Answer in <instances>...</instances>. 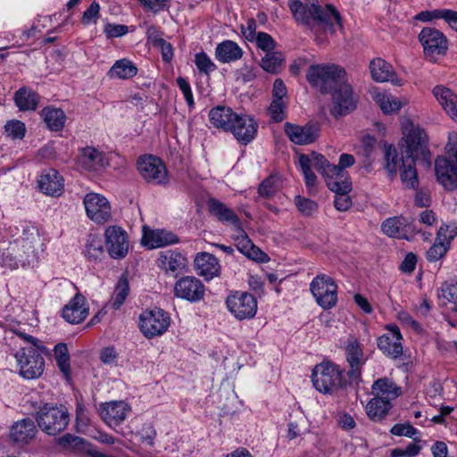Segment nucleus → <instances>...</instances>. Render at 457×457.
I'll return each instance as SVG.
<instances>
[{
    "instance_id": "1",
    "label": "nucleus",
    "mask_w": 457,
    "mask_h": 457,
    "mask_svg": "<svg viewBox=\"0 0 457 457\" xmlns=\"http://www.w3.org/2000/svg\"><path fill=\"white\" fill-rule=\"evenodd\" d=\"M288 7L295 21L312 31L322 28L334 32V25L343 28L339 12L330 4L323 8L314 3L303 4L300 0H288Z\"/></svg>"
},
{
    "instance_id": "2",
    "label": "nucleus",
    "mask_w": 457,
    "mask_h": 457,
    "mask_svg": "<svg viewBox=\"0 0 457 457\" xmlns=\"http://www.w3.org/2000/svg\"><path fill=\"white\" fill-rule=\"evenodd\" d=\"M385 162V167L391 179L396 175L397 170L399 169L403 184L408 188L414 189L418 187L419 179L414 156L402 154L401 164L399 165L396 149L389 145L386 147Z\"/></svg>"
},
{
    "instance_id": "3",
    "label": "nucleus",
    "mask_w": 457,
    "mask_h": 457,
    "mask_svg": "<svg viewBox=\"0 0 457 457\" xmlns=\"http://www.w3.org/2000/svg\"><path fill=\"white\" fill-rule=\"evenodd\" d=\"M39 428L49 436H56L62 432L70 421V414L63 405L45 403L36 414Z\"/></svg>"
},
{
    "instance_id": "4",
    "label": "nucleus",
    "mask_w": 457,
    "mask_h": 457,
    "mask_svg": "<svg viewBox=\"0 0 457 457\" xmlns=\"http://www.w3.org/2000/svg\"><path fill=\"white\" fill-rule=\"evenodd\" d=\"M345 77V71L335 64L312 65L306 74L308 82L322 94L331 92Z\"/></svg>"
},
{
    "instance_id": "5",
    "label": "nucleus",
    "mask_w": 457,
    "mask_h": 457,
    "mask_svg": "<svg viewBox=\"0 0 457 457\" xmlns=\"http://www.w3.org/2000/svg\"><path fill=\"white\" fill-rule=\"evenodd\" d=\"M40 244L37 228L32 225L23 226L22 234L9 244V253H16L21 266L29 265L36 259V246Z\"/></svg>"
},
{
    "instance_id": "6",
    "label": "nucleus",
    "mask_w": 457,
    "mask_h": 457,
    "mask_svg": "<svg viewBox=\"0 0 457 457\" xmlns=\"http://www.w3.org/2000/svg\"><path fill=\"white\" fill-rule=\"evenodd\" d=\"M342 370L332 362L324 361L316 365L312 379L314 387L323 394H333L344 386Z\"/></svg>"
},
{
    "instance_id": "7",
    "label": "nucleus",
    "mask_w": 457,
    "mask_h": 457,
    "mask_svg": "<svg viewBox=\"0 0 457 457\" xmlns=\"http://www.w3.org/2000/svg\"><path fill=\"white\" fill-rule=\"evenodd\" d=\"M19 374L26 379L40 377L44 371L45 360L37 347H21L14 354Z\"/></svg>"
},
{
    "instance_id": "8",
    "label": "nucleus",
    "mask_w": 457,
    "mask_h": 457,
    "mask_svg": "<svg viewBox=\"0 0 457 457\" xmlns=\"http://www.w3.org/2000/svg\"><path fill=\"white\" fill-rule=\"evenodd\" d=\"M310 291L316 303L324 310L336 306L337 302V285L333 278L326 274H318L310 284Z\"/></svg>"
},
{
    "instance_id": "9",
    "label": "nucleus",
    "mask_w": 457,
    "mask_h": 457,
    "mask_svg": "<svg viewBox=\"0 0 457 457\" xmlns=\"http://www.w3.org/2000/svg\"><path fill=\"white\" fill-rule=\"evenodd\" d=\"M170 325V317L160 308L144 311L139 316V328L147 338L164 334Z\"/></svg>"
},
{
    "instance_id": "10",
    "label": "nucleus",
    "mask_w": 457,
    "mask_h": 457,
    "mask_svg": "<svg viewBox=\"0 0 457 457\" xmlns=\"http://www.w3.org/2000/svg\"><path fill=\"white\" fill-rule=\"evenodd\" d=\"M226 304L230 313L238 320H249L257 312V301L249 293L236 292L227 297Z\"/></svg>"
},
{
    "instance_id": "11",
    "label": "nucleus",
    "mask_w": 457,
    "mask_h": 457,
    "mask_svg": "<svg viewBox=\"0 0 457 457\" xmlns=\"http://www.w3.org/2000/svg\"><path fill=\"white\" fill-rule=\"evenodd\" d=\"M419 40L428 58L433 59L436 56L446 54L448 40L439 29L430 27L423 28L419 34Z\"/></svg>"
},
{
    "instance_id": "12",
    "label": "nucleus",
    "mask_w": 457,
    "mask_h": 457,
    "mask_svg": "<svg viewBox=\"0 0 457 457\" xmlns=\"http://www.w3.org/2000/svg\"><path fill=\"white\" fill-rule=\"evenodd\" d=\"M330 93L332 94L333 115H346L356 109L357 98L346 77Z\"/></svg>"
},
{
    "instance_id": "13",
    "label": "nucleus",
    "mask_w": 457,
    "mask_h": 457,
    "mask_svg": "<svg viewBox=\"0 0 457 457\" xmlns=\"http://www.w3.org/2000/svg\"><path fill=\"white\" fill-rule=\"evenodd\" d=\"M137 164L139 174L148 183L166 185L169 182L166 167L160 158L142 156Z\"/></svg>"
},
{
    "instance_id": "14",
    "label": "nucleus",
    "mask_w": 457,
    "mask_h": 457,
    "mask_svg": "<svg viewBox=\"0 0 457 457\" xmlns=\"http://www.w3.org/2000/svg\"><path fill=\"white\" fill-rule=\"evenodd\" d=\"M83 202L87 217L96 223H105L112 218L110 203L104 195L89 193Z\"/></svg>"
},
{
    "instance_id": "15",
    "label": "nucleus",
    "mask_w": 457,
    "mask_h": 457,
    "mask_svg": "<svg viewBox=\"0 0 457 457\" xmlns=\"http://www.w3.org/2000/svg\"><path fill=\"white\" fill-rule=\"evenodd\" d=\"M204 294V285L194 276L182 277L174 285V295L191 303L203 300Z\"/></svg>"
},
{
    "instance_id": "16",
    "label": "nucleus",
    "mask_w": 457,
    "mask_h": 457,
    "mask_svg": "<svg viewBox=\"0 0 457 457\" xmlns=\"http://www.w3.org/2000/svg\"><path fill=\"white\" fill-rule=\"evenodd\" d=\"M105 246L113 259L124 258L129 252V239L126 231L118 226H110L105 229Z\"/></svg>"
},
{
    "instance_id": "17",
    "label": "nucleus",
    "mask_w": 457,
    "mask_h": 457,
    "mask_svg": "<svg viewBox=\"0 0 457 457\" xmlns=\"http://www.w3.org/2000/svg\"><path fill=\"white\" fill-rule=\"evenodd\" d=\"M258 125L251 116L236 114L228 131L239 143L247 145L255 137Z\"/></svg>"
},
{
    "instance_id": "18",
    "label": "nucleus",
    "mask_w": 457,
    "mask_h": 457,
    "mask_svg": "<svg viewBox=\"0 0 457 457\" xmlns=\"http://www.w3.org/2000/svg\"><path fill=\"white\" fill-rule=\"evenodd\" d=\"M345 354L350 367L347 376L352 381H357L361 378L363 352L359 341L354 337L350 336L348 337Z\"/></svg>"
},
{
    "instance_id": "19",
    "label": "nucleus",
    "mask_w": 457,
    "mask_h": 457,
    "mask_svg": "<svg viewBox=\"0 0 457 457\" xmlns=\"http://www.w3.org/2000/svg\"><path fill=\"white\" fill-rule=\"evenodd\" d=\"M437 180L448 190L457 187V163L444 156H438L435 162Z\"/></svg>"
},
{
    "instance_id": "20",
    "label": "nucleus",
    "mask_w": 457,
    "mask_h": 457,
    "mask_svg": "<svg viewBox=\"0 0 457 457\" xmlns=\"http://www.w3.org/2000/svg\"><path fill=\"white\" fill-rule=\"evenodd\" d=\"M285 132L289 139L297 145H308L315 141L319 136V129L313 124L299 126L287 122Z\"/></svg>"
},
{
    "instance_id": "21",
    "label": "nucleus",
    "mask_w": 457,
    "mask_h": 457,
    "mask_svg": "<svg viewBox=\"0 0 457 457\" xmlns=\"http://www.w3.org/2000/svg\"><path fill=\"white\" fill-rule=\"evenodd\" d=\"M129 406L123 401L105 403L101 406L100 415L109 426H118L122 423L128 413Z\"/></svg>"
},
{
    "instance_id": "22",
    "label": "nucleus",
    "mask_w": 457,
    "mask_h": 457,
    "mask_svg": "<svg viewBox=\"0 0 457 457\" xmlns=\"http://www.w3.org/2000/svg\"><path fill=\"white\" fill-rule=\"evenodd\" d=\"M401 340L402 335L399 328L397 327L390 328L388 333L378 338V347L385 354L396 359L403 354Z\"/></svg>"
},
{
    "instance_id": "23",
    "label": "nucleus",
    "mask_w": 457,
    "mask_h": 457,
    "mask_svg": "<svg viewBox=\"0 0 457 457\" xmlns=\"http://www.w3.org/2000/svg\"><path fill=\"white\" fill-rule=\"evenodd\" d=\"M328 179L326 181L328 187L335 192L334 204L337 210L344 212L352 205V200L348 195L352 189V184L349 179Z\"/></svg>"
},
{
    "instance_id": "24",
    "label": "nucleus",
    "mask_w": 457,
    "mask_h": 457,
    "mask_svg": "<svg viewBox=\"0 0 457 457\" xmlns=\"http://www.w3.org/2000/svg\"><path fill=\"white\" fill-rule=\"evenodd\" d=\"M88 315V307L86 298L77 294L62 309V317L71 324L83 321Z\"/></svg>"
},
{
    "instance_id": "25",
    "label": "nucleus",
    "mask_w": 457,
    "mask_h": 457,
    "mask_svg": "<svg viewBox=\"0 0 457 457\" xmlns=\"http://www.w3.org/2000/svg\"><path fill=\"white\" fill-rule=\"evenodd\" d=\"M159 267L166 273L177 276L187 267V259L179 252L167 250L160 253Z\"/></svg>"
},
{
    "instance_id": "26",
    "label": "nucleus",
    "mask_w": 457,
    "mask_h": 457,
    "mask_svg": "<svg viewBox=\"0 0 457 457\" xmlns=\"http://www.w3.org/2000/svg\"><path fill=\"white\" fill-rule=\"evenodd\" d=\"M63 178L56 170H45L38 179V187L46 195L59 196L63 192Z\"/></svg>"
},
{
    "instance_id": "27",
    "label": "nucleus",
    "mask_w": 457,
    "mask_h": 457,
    "mask_svg": "<svg viewBox=\"0 0 457 457\" xmlns=\"http://www.w3.org/2000/svg\"><path fill=\"white\" fill-rule=\"evenodd\" d=\"M406 137V146L403 155H411L417 157L419 154L425 155L427 149V134L420 128H412Z\"/></svg>"
},
{
    "instance_id": "28",
    "label": "nucleus",
    "mask_w": 457,
    "mask_h": 457,
    "mask_svg": "<svg viewBox=\"0 0 457 457\" xmlns=\"http://www.w3.org/2000/svg\"><path fill=\"white\" fill-rule=\"evenodd\" d=\"M236 229L237 231V235L234 237V240L236 242V246L240 253L254 261L265 262L268 260L267 254L253 244L247 234L242 228L241 224L239 225V228H236Z\"/></svg>"
},
{
    "instance_id": "29",
    "label": "nucleus",
    "mask_w": 457,
    "mask_h": 457,
    "mask_svg": "<svg viewBox=\"0 0 457 457\" xmlns=\"http://www.w3.org/2000/svg\"><path fill=\"white\" fill-rule=\"evenodd\" d=\"M195 269L199 276L210 280L220 273L218 259L209 253H199L194 261Z\"/></svg>"
},
{
    "instance_id": "30",
    "label": "nucleus",
    "mask_w": 457,
    "mask_h": 457,
    "mask_svg": "<svg viewBox=\"0 0 457 457\" xmlns=\"http://www.w3.org/2000/svg\"><path fill=\"white\" fill-rule=\"evenodd\" d=\"M78 165L86 170H99L107 165L105 155L95 147L83 148L78 157Z\"/></svg>"
},
{
    "instance_id": "31",
    "label": "nucleus",
    "mask_w": 457,
    "mask_h": 457,
    "mask_svg": "<svg viewBox=\"0 0 457 457\" xmlns=\"http://www.w3.org/2000/svg\"><path fill=\"white\" fill-rule=\"evenodd\" d=\"M402 388L388 378H379L371 386V394L381 400L389 401L398 398L402 395Z\"/></svg>"
},
{
    "instance_id": "32",
    "label": "nucleus",
    "mask_w": 457,
    "mask_h": 457,
    "mask_svg": "<svg viewBox=\"0 0 457 457\" xmlns=\"http://www.w3.org/2000/svg\"><path fill=\"white\" fill-rule=\"evenodd\" d=\"M179 241L175 234L165 229L145 230L142 237V244L150 249L163 247Z\"/></svg>"
},
{
    "instance_id": "33",
    "label": "nucleus",
    "mask_w": 457,
    "mask_h": 457,
    "mask_svg": "<svg viewBox=\"0 0 457 457\" xmlns=\"http://www.w3.org/2000/svg\"><path fill=\"white\" fill-rule=\"evenodd\" d=\"M207 205L210 213L216 217L218 220L223 223L231 224L235 228H239L241 221L238 216L225 204L215 198H211L209 199Z\"/></svg>"
},
{
    "instance_id": "34",
    "label": "nucleus",
    "mask_w": 457,
    "mask_h": 457,
    "mask_svg": "<svg viewBox=\"0 0 457 457\" xmlns=\"http://www.w3.org/2000/svg\"><path fill=\"white\" fill-rule=\"evenodd\" d=\"M433 95L439 102L445 112L454 120H457V95L444 86H436Z\"/></svg>"
},
{
    "instance_id": "35",
    "label": "nucleus",
    "mask_w": 457,
    "mask_h": 457,
    "mask_svg": "<svg viewBox=\"0 0 457 457\" xmlns=\"http://www.w3.org/2000/svg\"><path fill=\"white\" fill-rule=\"evenodd\" d=\"M37 433V428L31 419H23L14 423L10 429L11 438L18 443H28Z\"/></svg>"
},
{
    "instance_id": "36",
    "label": "nucleus",
    "mask_w": 457,
    "mask_h": 457,
    "mask_svg": "<svg viewBox=\"0 0 457 457\" xmlns=\"http://www.w3.org/2000/svg\"><path fill=\"white\" fill-rule=\"evenodd\" d=\"M449 229L447 224H443L436 234L435 243L427 251L426 257L428 262H436L440 260L449 249V240H447L446 232Z\"/></svg>"
},
{
    "instance_id": "37",
    "label": "nucleus",
    "mask_w": 457,
    "mask_h": 457,
    "mask_svg": "<svg viewBox=\"0 0 457 457\" xmlns=\"http://www.w3.org/2000/svg\"><path fill=\"white\" fill-rule=\"evenodd\" d=\"M242 48L232 40L220 43L215 49V57L221 63H228L241 59Z\"/></svg>"
},
{
    "instance_id": "38",
    "label": "nucleus",
    "mask_w": 457,
    "mask_h": 457,
    "mask_svg": "<svg viewBox=\"0 0 457 457\" xmlns=\"http://www.w3.org/2000/svg\"><path fill=\"white\" fill-rule=\"evenodd\" d=\"M236 114L229 107L219 105L209 112V119L213 127L228 131Z\"/></svg>"
},
{
    "instance_id": "39",
    "label": "nucleus",
    "mask_w": 457,
    "mask_h": 457,
    "mask_svg": "<svg viewBox=\"0 0 457 457\" xmlns=\"http://www.w3.org/2000/svg\"><path fill=\"white\" fill-rule=\"evenodd\" d=\"M13 100L20 111H34L37 107L39 96L32 89L23 87L15 92Z\"/></svg>"
},
{
    "instance_id": "40",
    "label": "nucleus",
    "mask_w": 457,
    "mask_h": 457,
    "mask_svg": "<svg viewBox=\"0 0 457 457\" xmlns=\"http://www.w3.org/2000/svg\"><path fill=\"white\" fill-rule=\"evenodd\" d=\"M408 221L403 216L386 219L381 225L384 234L391 237L403 238L406 237Z\"/></svg>"
},
{
    "instance_id": "41",
    "label": "nucleus",
    "mask_w": 457,
    "mask_h": 457,
    "mask_svg": "<svg viewBox=\"0 0 457 457\" xmlns=\"http://www.w3.org/2000/svg\"><path fill=\"white\" fill-rule=\"evenodd\" d=\"M392 407L393 404L392 403H389V401L381 400L373 396L366 405V411L368 417L371 420L378 422L381 421L387 416Z\"/></svg>"
},
{
    "instance_id": "42",
    "label": "nucleus",
    "mask_w": 457,
    "mask_h": 457,
    "mask_svg": "<svg viewBox=\"0 0 457 457\" xmlns=\"http://www.w3.org/2000/svg\"><path fill=\"white\" fill-rule=\"evenodd\" d=\"M371 77L378 82L390 80L395 73L392 65L382 58H375L370 63Z\"/></svg>"
},
{
    "instance_id": "43",
    "label": "nucleus",
    "mask_w": 457,
    "mask_h": 457,
    "mask_svg": "<svg viewBox=\"0 0 457 457\" xmlns=\"http://www.w3.org/2000/svg\"><path fill=\"white\" fill-rule=\"evenodd\" d=\"M137 73V68L128 59H120L114 62L108 71L111 79H128Z\"/></svg>"
},
{
    "instance_id": "44",
    "label": "nucleus",
    "mask_w": 457,
    "mask_h": 457,
    "mask_svg": "<svg viewBox=\"0 0 457 457\" xmlns=\"http://www.w3.org/2000/svg\"><path fill=\"white\" fill-rule=\"evenodd\" d=\"M47 128L53 131L62 129L66 116L62 109L46 107L40 112Z\"/></svg>"
},
{
    "instance_id": "45",
    "label": "nucleus",
    "mask_w": 457,
    "mask_h": 457,
    "mask_svg": "<svg viewBox=\"0 0 457 457\" xmlns=\"http://www.w3.org/2000/svg\"><path fill=\"white\" fill-rule=\"evenodd\" d=\"M260 66L270 74H278L284 66V56L279 52H268L262 58Z\"/></svg>"
},
{
    "instance_id": "46",
    "label": "nucleus",
    "mask_w": 457,
    "mask_h": 457,
    "mask_svg": "<svg viewBox=\"0 0 457 457\" xmlns=\"http://www.w3.org/2000/svg\"><path fill=\"white\" fill-rule=\"evenodd\" d=\"M129 293V284L126 276H121L115 286L110 305L112 309L118 310L125 302Z\"/></svg>"
},
{
    "instance_id": "47",
    "label": "nucleus",
    "mask_w": 457,
    "mask_h": 457,
    "mask_svg": "<svg viewBox=\"0 0 457 457\" xmlns=\"http://www.w3.org/2000/svg\"><path fill=\"white\" fill-rule=\"evenodd\" d=\"M85 255L88 261H98L104 255L102 239L96 235H89L85 245Z\"/></svg>"
},
{
    "instance_id": "48",
    "label": "nucleus",
    "mask_w": 457,
    "mask_h": 457,
    "mask_svg": "<svg viewBox=\"0 0 457 457\" xmlns=\"http://www.w3.org/2000/svg\"><path fill=\"white\" fill-rule=\"evenodd\" d=\"M54 357L57 366L62 374L68 378L71 373L70 354L67 345L64 343L57 344L54 348Z\"/></svg>"
},
{
    "instance_id": "49",
    "label": "nucleus",
    "mask_w": 457,
    "mask_h": 457,
    "mask_svg": "<svg viewBox=\"0 0 457 457\" xmlns=\"http://www.w3.org/2000/svg\"><path fill=\"white\" fill-rule=\"evenodd\" d=\"M355 160L353 155L349 154H342L339 157V162L337 165L332 164L329 166L330 171H332V179H348L346 177V172L345 169L351 167L354 163Z\"/></svg>"
},
{
    "instance_id": "50",
    "label": "nucleus",
    "mask_w": 457,
    "mask_h": 457,
    "mask_svg": "<svg viewBox=\"0 0 457 457\" xmlns=\"http://www.w3.org/2000/svg\"><path fill=\"white\" fill-rule=\"evenodd\" d=\"M309 167L315 169L318 172L327 178V180L332 179V171L329 170V166H332L328 161L320 154L312 153L311 156H308Z\"/></svg>"
},
{
    "instance_id": "51",
    "label": "nucleus",
    "mask_w": 457,
    "mask_h": 457,
    "mask_svg": "<svg viewBox=\"0 0 457 457\" xmlns=\"http://www.w3.org/2000/svg\"><path fill=\"white\" fill-rule=\"evenodd\" d=\"M278 190V179L276 177L270 176L264 179L258 187L259 197L270 199Z\"/></svg>"
},
{
    "instance_id": "52",
    "label": "nucleus",
    "mask_w": 457,
    "mask_h": 457,
    "mask_svg": "<svg viewBox=\"0 0 457 457\" xmlns=\"http://www.w3.org/2000/svg\"><path fill=\"white\" fill-rule=\"evenodd\" d=\"M195 64L200 72L206 75H209L217 69L216 64L204 52L198 53L195 55Z\"/></svg>"
},
{
    "instance_id": "53",
    "label": "nucleus",
    "mask_w": 457,
    "mask_h": 457,
    "mask_svg": "<svg viewBox=\"0 0 457 457\" xmlns=\"http://www.w3.org/2000/svg\"><path fill=\"white\" fill-rule=\"evenodd\" d=\"M295 204L303 216H311L318 209V204L314 201L301 195L295 197Z\"/></svg>"
},
{
    "instance_id": "54",
    "label": "nucleus",
    "mask_w": 457,
    "mask_h": 457,
    "mask_svg": "<svg viewBox=\"0 0 457 457\" xmlns=\"http://www.w3.org/2000/svg\"><path fill=\"white\" fill-rule=\"evenodd\" d=\"M308 156L302 154L299 157V165L301 170L304 175L305 185L308 188H312L316 184L317 177L314 172L312 170V168L309 167Z\"/></svg>"
},
{
    "instance_id": "55",
    "label": "nucleus",
    "mask_w": 457,
    "mask_h": 457,
    "mask_svg": "<svg viewBox=\"0 0 457 457\" xmlns=\"http://www.w3.org/2000/svg\"><path fill=\"white\" fill-rule=\"evenodd\" d=\"M377 102L379 104L381 110L385 113L396 112L402 107L397 98L385 95H378Z\"/></svg>"
},
{
    "instance_id": "56",
    "label": "nucleus",
    "mask_w": 457,
    "mask_h": 457,
    "mask_svg": "<svg viewBox=\"0 0 457 457\" xmlns=\"http://www.w3.org/2000/svg\"><path fill=\"white\" fill-rule=\"evenodd\" d=\"M8 137L13 139H21L25 136L26 128L23 122L14 120L8 121L4 126Z\"/></svg>"
},
{
    "instance_id": "57",
    "label": "nucleus",
    "mask_w": 457,
    "mask_h": 457,
    "mask_svg": "<svg viewBox=\"0 0 457 457\" xmlns=\"http://www.w3.org/2000/svg\"><path fill=\"white\" fill-rule=\"evenodd\" d=\"M285 108L286 105L283 100H272L269 107L271 119L276 122L282 121L285 119Z\"/></svg>"
},
{
    "instance_id": "58",
    "label": "nucleus",
    "mask_w": 457,
    "mask_h": 457,
    "mask_svg": "<svg viewBox=\"0 0 457 457\" xmlns=\"http://www.w3.org/2000/svg\"><path fill=\"white\" fill-rule=\"evenodd\" d=\"M0 265L7 267L9 269H17L19 265H21V261L17 259L16 253H9V246L1 253L0 255Z\"/></svg>"
},
{
    "instance_id": "59",
    "label": "nucleus",
    "mask_w": 457,
    "mask_h": 457,
    "mask_svg": "<svg viewBox=\"0 0 457 457\" xmlns=\"http://www.w3.org/2000/svg\"><path fill=\"white\" fill-rule=\"evenodd\" d=\"M390 432L394 436H405L411 438L418 433V430L410 424H395L392 427Z\"/></svg>"
},
{
    "instance_id": "60",
    "label": "nucleus",
    "mask_w": 457,
    "mask_h": 457,
    "mask_svg": "<svg viewBox=\"0 0 457 457\" xmlns=\"http://www.w3.org/2000/svg\"><path fill=\"white\" fill-rule=\"evenodd\" d=\"M176 82H177L178 87L183 93L187 105L190 108H192L194 106L195 103H194V96H193V93H192L191 87H190L189 83L183 77H179L176 79Z\"/></svg>"
},
{
    "instance_id": "61",
    "label": "nucleus",
    "mask_w": 457,
    "mask_h": 457,
    "mask_svg": "<svg viewBox=\"0 0 457 457\" xmlns=\"http://www.w3.org/2000/svg\"><path fill=\"white\" fill-rule=\"evenodd\" d=\"M446 10L447 9H436L432 11H423L416 16V19L421 21H431L436 19L445 20Z\"/></svg>"
},
{
    "instance_id": "62",
    "label": "nucleus",
    "mask_w": 457,
    "mask_h": 457,
    "mask_svg": "<svg viewBox=\"0 0 457 457\" xmlns=\"http://www.w3.org/2000/svg\"><path fill=\"white\" fill-rule=\"evenodd\" d=\"M100 6L96 2H93L89 7L84 12L82 22L84 24L96 23L99 15Z\"/></svg>"
},
{
    "instance_id": "63",
    "label": "nucleus",
    "mask_w": 457,
    "mask_h": 457,
    "mask_svg": "<svg viewBox=\"0 0 457 457\" xmlns=\"http://www.w3.org/2000/svg\"><path fill=\"white\" fill-rule=\"evenodd\" d=\"M256 43L259 48L268 52H271L274 48L275 42L273 38L265 32H259L256 37Z\"/></svg>"
},
{
    "instance_id": "64",
    "label": "nucleus",
    "mask_w": 457,
    "mask_h": 457,
    "mask_svg": "<svg viewBox=\"0 0 457 457\" xmlns=\"http://www.w3.org/2000/svg\"><path fill=\"white\" fill-rule=\"evenodd\" d=\"M139 436L143 443L153 445L156 431L152 424H145L139 431Z\"/></svg>"
}]
</instances>
